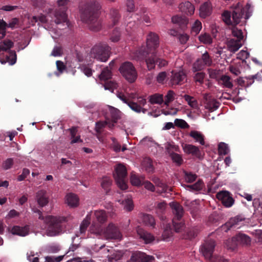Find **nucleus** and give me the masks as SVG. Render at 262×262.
<instances>
[{
    "label": "nucleus",
    "mask_w": 262,
    "mask_h": 262,
    "mask_svg": "<svg viewBox=\"0 0 262 262\" xmlns=\"http://www.w3.org/2000/svg\"><path fill=\"white\" fill-rule=\"evenodd\" d=\"M119 71L122 76L129 82L135 81L137 77V73L133 63L126 61L122 63Z\"/></svg>",
    "instance_id": "obj_10"
},
{
    "label": "nucleus",
    "mask_w": 262,
    "mask_h": 262,
    "mask_svg": "<svg viewBox=\"0 0 262 262\" xmlns=\"http://www.w3.org/2000/svg\"><path fill=\"white\" fill-rule=\"evenodd\" d=\"M245 220V218L242 215H238L231 217L227 222L221 227V230L227 232L231 229L238 228L237 226L239 225V223L244 221Z\"/></svg>",
    "instance_id": "obj_14"
},
{
    "label": "nucleus",
    "mask_w": 262,
    "mask_h": 262,
    "mask_svg": "<svg viewBox=\"0 0 262 262\" xmlns=\"http://www.w3.org/2000/svg\"><path fill=\"white\" fill-rule=\"evenodd\" d=\"M69 130L70 132V135L72 139V140L71 141V144L83 142L82 140L80 139V136H76L78 132L77 127H72V128L69 129Z\"/></svg>",
    "instance_id": "obj_32"
},
{
    "label": "nucleus",
    "mask_w": 262,
    "mask_h": 262,
    "mask_svg": "<svg viewBox=\"0 0 262 262\" xmlns=\"http://www.w3.org/2000/svg\"><path fill=\"white\" fill-rule=\"evenodd\" d=\"M165 208L166 203L165 202L158 203L156 208V213L160 219L162 221H164L166 219L164 214Z\"/></svg>",
    "instance_id": "obj_30"
},
{
    "label": "nucleus",
    "mask_w": 262,
    "mask_h": 262,
    "mask_svg": "<svg viewBox=\"0 0 262 262\" xmlns=\"http://www.w3.org/2000/svg\"><path fill=\"white\" fill-rule=\"evenodd\" d=\"M112 76V72L107 67L103 69L99 77L101 80H107L110 79Z\"/></svg>",
    "instance_id": "obj_39"
},
{
    "label": "nucleus",
    "mask_w": 262,
    "mask_h": 262,
    "mask_svg": "<svg viewBox=\"0 0 262 262\" xmlns=\"http://www.w3.org/2000/svg\"><path fill=\"white\" fill-rule=\"evenodd\" d=\"M171 20L173 24L178 25L183 30H185L188 23V20L186 17L179 15L173 16Z\"/></svg>",
    "instance_id": "obj_19"
},
{
    "label": "nucleus",
    "mask_w": 262,
    "mask_h": 262,
    "mask_svg": "<svg viewBox=\"0 0 262 262\" xmlns=\"http://www.w3.org/2000/svg\"><path fill=\"white\" fill-rule=\"evenodd\" d=\"M199 40L204 44H211L212 42V38L208 33L201 34L199 37Z\"/></svg>",
    "instance_id": "obj_42"
},
{
    "label": "nucleus",
    "mask_w": 262,
    "mask_h": 262,
    "mask_svg": "<svg viewBox=\"0 0 262 262\" xmlns=\"http://www.w3.org/2000/svg\"><path fill=\"white\" fill-rule=\"evenodd\" d=\"M231 246L228 248L232 250H234L238 244L248 246L251 244V238L247 235L244 233H238L235 237H233L231 241Z\"/></svg>",
    "instance_id": "obj_13"
},
{
    "label": "nucleus",
    "mask_w": 262,
    "mask_h": 262,
    "mask_svg": "<svg viewBox=\"0 0 262 262\" xmlns=\"http://www.w3.org/2000/svg\"><path fill=\"white\" fill-rule=\"evenodd\" d=\"M212 6L210 2H206L202 4L200 7V16L206 18L211 13Z\"/></svg>",
    "instance_id": "obj_18"
},
{
    "label": "nucleus",
    "mask_w": 262,
    "mask_h": 262,
    "mask_svg": "<svg viewBox=\"0 0 262 262\" xmlns=\"http://www.w3.org/2000/svg\"><path fill=\"white\" fill-rule=\"evenodd\" d=\"M101 4L98 0H86L81 9V19L92 31H98L101 28Z\"/></svg>",
    "instance_id": "obj_1"
},
{
    "label": "nucleus",
    "mask_w": 262,
    "mask_h": 262,
    "mask_svg": "<svg viewBox=\"0 0 262 262\" xmlns=\"http://www.w3.org/2000/svg\"><path fill=\"white\" fill-rule=\"evenodd\" d=\"M149 102L151 104H162L164 102L163 96L162 94L156 93L149 96Z\"/></svg>",
    "instance_id": "obj_31"
},
{
    "label": "nucleus",
    "mask_w": 262,
    "mask_h": 262,
    "mask_svg": "<svg viewBox=\"0 0 262 262\" xmlns=\"http://www.w3.org/2000/svg\"><path fill=\"white\" fill-rule=\"evenodd\" d=\"M120 111L116 108H114L111 112V117L113 122L116 123L117 120L120 118Z\"/></svg>",
    "instance_id": "obj_62"
},
{
    "label": "nucleus",
    "mask_w": 262,
    "mask_h": 262,
    "mask_svg": "<svg viewBox=\"0 0 262 262\" xmlns=\"http://www.w3.org/2000/svg\"><path fill=\"white\" fill-rule=\"evenodd\" d=\"M174 125L181 128H188L189 127V125L185 120L180 119H175Z\"/></svg>",
    "instance_id": "obj_55"
},
{
    "label": "nucleus",
    "mask_w": 262,
    "mask_h": 262,
    "mask_svg": "<svg viewBox=\"0 0 262 262\" xmlns=\"http://www.w3.org/2000/svg\"><path fill=\"white\" fill-rule=\"evenodd\" d=\"M248 201H252L253 206L255 209H258L259 208L262 209V201L260 200L259 198H255L253 200V198H245Z\"/></svg>",
    "instance_id": "obj_47"
},
{
    "label": "nucleus",
    "mask_w": 262,
    "mask_h": 262,
    "mask_svg": "<svg viewBox=\"0 0 262 262\" xmlns=\"http://www.w3.org/2000/svg\"><path fill=\"white\" fill-rule=\"evenodd\" d=\"M172 232L171 229L169 225H167L162 233V237L164 240L167 241L172 235Z\"/></svg>",
    "instance_id": "obj_53"
},
{
    "label": "nucleus",
    "mask_w": 262,
    "mask_h": 262,
    "mask_svg": "<svg viewBox=\"0 0 262 262\" xmlns=\"http://www.w3.org/2000/svg\"><path fill=\"white\" fill-rule=\"evenodd\" d=\"M202 28L201 22L196 20L191 27V34L194 36L197 35L201 31Z\"/></svg>",
    "instance_id": "obj_45"
},
{
    "label": "nucleus",
    "mask_w": 262,
    "mask_h": 262,
    "mask_svg": "<svg viewBox=\"0 0 262 262\" xmlns=\"http://www.w3.org/2000/svg\"><path fill=\"white\" fill-rule=\"evenodd\" d=\"M34 211L38 213L39 219L45 220V222L48 225L47 232L48 235L51 236L56 235L61 232L68 221L67 218L64 216L48 215L44 218L40 210L36 209Z\"/></svg>",
    "instance_id": "obj_2"
},
{
    "label": "nucleus",
    "mask_w": 262,
    "mask_h": 262,
    "mask_svg": "<svg viewBox=\"0 0 262 262\" xmlns=\"http://www.w3.org/2000/svg\"><path fill=\"white\" fill-rule=\"evenodd\" d=\"M144 167L146 172L152 173L154 171V167L152 165V162L150 159H146L143 162Z\"/></svg>",
    "instance_id": "obj_43"
},
{
    "label": "nucleus",
    "mask_w": 262,
    "mask_h": 262,
    "mask_svg": "<svg viewBox=\"0 0 262 262\" xmlns=\"http://www.w3.org/2000/svg\"><path fill=\"white\" fill-rule=\"evenodd\" d=\"M166 150L168 154L170 155L172 153H175L174 151H178L179 150V147L178 145L168 143L167 147Z\"/></svg>",
    "instance_id": "obj_60"
},
{
    "label": "nucleus",
    "mask_w": 262,
    "mask_h": 262,
    "mask_svg": "<svg viewBox=\"0 0 262 262\" xmlns=\"http://www.w3.org/2000/svg\"><path fill=\"white\" fill-rule=\"evenodd\" d=\"M219 152L221 154L227 155L229 151L228 145L224 142H221L218 145Z\"/></svg>",
    "instance_id": "obj_49"
},
{
    "label": "nucleus",
    "mask_w": 262,
    "mask_h": 262,
    "mask_svg": "<svg viewBox=\"0 0 262 262\" xmlns=\"http://www.w3.org/2000/svg\"><path fill=\"white\" fill-rule=\"evenodd\" d=\"M232 35L237 38L236 40L241 41L244 36L242 30L237 29L236 27H234L232 30Z\"/></svg>",
    "instance_id": "obj_54"
},
{
    "label": "nucleus",
    "mask_w": 262,
    "mask_h": 262,
    "mask_svg": "<svg viewBox=\"0 0 262 262\" xmlns=\"http://www.w3.org/2000/svg\"><path fill=\"white\" fill-rule=\"evenodd\" d=\"M142 220L143 223L147 226L154 228L156 226V222L154 217L148 214L143 215Z\"/></svg>",
    "instance_id": "obj_34"
},
{
    "label": "nucleus",
    "mask_w": 262,
    "mask_h": 262,
    "mask_svg": "<svg viewBox=\"0 0 262 262\" xmlns=\"http://www.w3.org/2000/svg\"><path fill=\"white\" fill-rule=\"evenodd\" d=\"M120 37V31L118 28H115L111 36L110 39L112 42H117L119 40Z\"/></svg>",
    "instance_id": "obj_51"
},
{
    "label": "nucleus",
    "mask_w": 262,
    "mask_h": 262,
    "mask_svg": "<svg viewBox=\"0 0 262 262\" xmlns=\"http://www.w3.org/2000/svg\"><path fill=\"white\" fill-rule=\"evenodd\" d=\"M29 228L26 226L20 227L18 226H14L11 229V232L13 234L19 236H25L29 234Z\"/></svg>",
    "instance_id": "obj_23"
},
{
    "label": "nucleus",
    "mask_w": 262,
    "mask_h": 262,
    "mask_svg": "<svg viewBox=\"0 0 262 262\" xmlns=\"http://www.w3.org/2000/svg\"><path fill=\"white\" fill-rule=\"evenodd\" d=\"M169 156L171 158L173 162L177 163L178 165H180L182 164L183 159L181 156L177 153H172Z\"/></svg>",
    "instance_id": "obj_59"
},
{
    "label": "nucleus",
    "mask_w": 262,
    "mask_h": 262,
    "mask_svg": "<svg viewBox=\"0 0 262 262\" xmlns=\"http://www.w3.org/2000/svg\"><path fill=\"white\" fill-rule=\"evenodd\" d=\"M200 59L206 66H210L212 64V59L207 52L204 53Z\"/></svg>",
    "instance_id": "obj_48"
},
{
    "label": "nucleus",
    "mask_w": 262,
    "mask_h": 262,
    "mask_svg": "<svg viewBox=\"0 0 262 262\" xmlns=\"http://www.w3.org/2000/svg\"><path fill=\"white\" fill-rule=\"evenodd\" d=\"M144 180V177L139 176L134 172H132L130 177L131 184L136 186H139L143 185Z\"/></svg>",
    "instance_id": "obj_25"
},
{
    "label": "nucleus",
    "mask_w": 262,
    "mask_h": 262,
    "mask_svg": "<svg viewBox=\"0 0 262 262\" xmlns=\"http://www.w3.org/2000/svg\"><path fill=\"white\" fill-rule=\"evenodd\" d=\"M157 53V52H155L150 56H148L146 51L141 50L137 53L139 61H145L148 71L155 69L156 64H157L159 68L166 66L168 63L167 61L159 57Z\"/></svg>",
    "instance_id": "obj_4"
},
{
    "label": "nucleus",
    "mask_w": 262,
    "mask_h": 262,
    "mask_svg": "<svg viewBox=\"0 0 262 262\" xmlns=\"http://www.w3.org/2000/svg\"><path fill=\"white\" fill-rule=\"evenodd\" d=\"M199 230L198 227H193L189 230L187 233V238L192 239L197 236Z\"/></svg>",
    "instance_id": "obj_50"
},
{
    "label": "nucleus",
    "mask_w": 262,
    "mask_h": 262,
    "mask_svg": "<svg viewBox=\"0 0 262 262\" xmlns=\"http://www.w3.org/2000/svg\"><path fill=\"white\" fill-rule=\"evenodd\" d=\"M159 46V38L158 35L155 33L149 32L146 37V47H141L134 52V57L135 59L139 61L137 53L140 50H144L146 51L148 53V56H150L152 53L157 52Z\"/></svg>",
    "instance_id": "obj_6"
},
{
    "label": "nucleus",
    "mask_w": 262,
    "mask_h": 262,
    "mask_svg": "<svg viewBox=\"0 0 262 262\" xmlns=\"http://www.w3.org/2000/svg\"><path fill=\"white\" fill-rule=\"evenodd\" d=\"M127 171L124 165L119 163L116 165L114 172V178L117 186L122 190L127 188Z\"/></svg>",
    "instance_id": "obj_9"
},
{
    "label": "nucleus",
    "mask_w": 262,
    "mask_h": 262,
    "mask_svg": "<svg viewBox=\"0 0 262 262\" xmlns=\"http://www.w3.org/2000/svg\"><path fill=\"white\" fill-rule=\"evenodd\" d=\"M137 232L140 238L143 239L145 244H149L155 239L154 236L151 233L143 229H138Z\"/></svg>",
    "instance_id": "obj_22"
},
{
    "label": "nucleus",
    "mask_w": 262,
    "mask_h": 262,
    "mask_svg": "<svg viewBox=\"0 0 262 262\" xmlns=\"http://www.w3.org/2000/svg\"><path fill=\"white\" fill-rule=\"evenodd\" d=\"M220 103L214 99H209L206 100V107L211 112L217 109Z\"/></svg>",
    "instance_id": "obj_33"
},
{
    "label": "nucleus",
    "mask_w": 262,
    "mask_h": 262,
    "mask_svg": "<svg viewBox=\"0 0 262 262\" xmlns=\"http://www.w3.org/2000/svg\"><path fill=\"white\" fill-rule=\"evenodd\" d=\"M120 202L124 207V209L128 211H130L134 209V203L130 198H124V199L119 200Z\"/></svg>",
    "instance_id": "obj_28"
},
{
    "label": "nucleus",
    "mask_w": 262,
    "mask_h": 262,
    "mask_svg": "<svg viewBox=\"0 0 262 262\" xmlns=\"http://www.w3.org/2000/svg\"><path fill=\"white\" fill-rule=\"evenodd\" d=\"M13 43L10 40L5 41L3 43L0 45L1 48H2V51H6L12 47Z\"/></svg>",
    "instance_id": "obj_61"
},
{
    "label": "nucleus",
    "mask_w": 262,
    "mask_h": 262,
    "mask_svg": "<svg viewBox=\"0 0 262 262\" xmlns=\"http://www.w3.org/2000/svg\"><path fill=\"white\" fill-rule=\"evenodd\" d=\"M179 9L182 13L190 15L193 14L195 10L193 5L188 1L181 3Z\"/></svg>",
    "instance_id": "obj_20"
},
{
    "label": "nucleus",
    "mask_w": 262,
    "mask_h": 262,
    "mask_svg": "<svg viewBox=\"0 0 262 262\" xmlns=\"http://www.w3.org/2000/svg\"><path fill=\"white\" fill-rule=\"evenodd\" d=\"M79 198H66L65 203L70 207H76L79 205Z\"/></svg>",
    "instance_id": "obj_46"
},
{
    "label": "nucleus",
    "mask_w": 262,
    "mask_h": 262,
    "mask_svg": "<svg viewBox=\"0 0 262 262\" xmlns=\"http://www.w3.org/2000/svg\"><path fill=\"white\" fill-rule=\"evenodd\" d=\"M132 110L137 113H140L142 111V107L136 102L130 101L127 105Z\"/></svg>",
    "instance_id": "obj_57"
},
{
    "label": "nucleus",
    "mask_w": 262,
    "mask_h": 262,
    "mask_svg": "<svg viewBox=\"0 0 262 262\" xmlns=\"http://www.w3.org/2000/svg\"><path fill=\"white\" fill-rule=\"evenodd\" d=\"M174 92L172 91H169L165 97V104L168 105V104L172 101L174 99L173 97Z\"/></svg>",
    "instance_id": "obj_63"
},
{
    "label": "nucleus",
    "mask_w": 262,
    "mask_h": 262,
    "mask_svg": "<svg viewBox=\"0 0 262 262\" xmlns=\"http://www.w3.org/2000/svg\"><path fill=\"white\" fill-rule=\"evenodd\" d=\"M151 180L158 188L157 190V192L168 193L172 191V188L163 183L158 177L154 176L151 179Z\"/></svg>",
    "instance_id": "obj_17"
},
{
    "label": "nucleus",
    "mask_w": 262,
    "mask_h": 262,
    "mask_svg": "<svg viewBox=\"0 0 262 262\" xmlns=\"http://www.w3.org/2000/svg\"><path fill=\"white\" fill-rule=\"evenodd\" d=\"M215 246V241L212 239L207 238L204 241L200 248V250L205 258L208 259L209 262H228L223 257L213 255Z\"/></svg>",
    "instance_id": "obj_5"
},
{
    "label": "nucleus",
    "mask_w": 262,
    "mask_h": 262,
    "mask_svg": "<svg viewBox=\"0 0 262 262\" xmlns=\"http://www.w3.org/2000/svg\"><path fill=\"white\" fill-rule=\"evenodd\" d=\"M169 205L174 215L172 219L173 229L176 232H179L183 230L184 226V224L181 221L184 213L183 208L177 202H171Z\"/></svg>",
    "instance_id": "obj_8"
},
{
    "label": "nucleus",
    "mask_w": 262,
    "mask_h": 262,
    "mask_svg": "<svg viewBox=\"0 0 262 262\" xmlns=\"http://www.w3.org/2000/svg\"><path fill=\"white\" fill-rule=\"evenodd\" d=\"M220 81L224 88L232 89L233 84L231 81V78L227 75H223L220 78Z\"/></svg>",
    "instance_id": "obj_36"
},
{
    "label": "nucleus",
    "mask_w": 262,
    "mask_h": 262,
    "mask_svg": "<svg viewBox=\"0 0 262 262\" xmlns=\"http://www.w3.org/2000/svg\"><path fill=\"white\" fill-rule=\"evenodd\" d=\"M184 150L185 152L188 154H191L199 159L202 158V155L199 148L191 144H186L184 147Z\"/></svg>",
    "instance_id": "obj_21"
},
{
    "label": "nucleus",
    "mask_w": 262,
    "mask_h": 262,
    "mask_svg": "<svg viewBox=\"0 0 262 262\" xmlns=\"http://www.w3.org/2000/svg\"><path fill=\"white\" fill-rule=\"evenodd\" d=\"M70 2V0H57V4L59 7H62L59 9H56L54 12L55 17V23L57 24L67 22V14L66 11L67 10V5Z\"/></svg>",
    "instance_id": "obj_11"
},
{
    "label": "nucleus",
    "mask_w": 262,
    "mask_h": 262,
    "mask_svg": "<svg viewBox=\"0 0 262 262\" xmlns=\"http://www.w3.org/2000/svg\"><path fill=\"white\" fill-rule=\"evenodd\" d=\"M189 136L195 142H199L202 145H205L204 136L201 133L196 130H192L190 132Z\"/></svg>",
    "instance_id": "obj_27"
},
{
    "label": "nucleus",
    "mask_w": 262,
    "mask_h": 262,
    "mask_svg": "<svg viewBox=\"0 0 262 262\" xmlns=\"http://www.w3.org/2000/svg\"><path fill=\"white\" fill-rule=\"evenodd\" d=\"M236 82L237 84L243 87H249L253 83V81H250L245 78V77H239Z\"/></svg>",
    "instance_id": "obj_40"
},
{
    "label": "nucleus",
    "mask_w": 262,
    "mask_h": 262,
    "mask_svg": "<svg viewBox=\"0 0 262 262\" xmlns=\"http://www.w3.org/2000/svg\"><path fill=\"white\" fill-rule=\"evenodd\" d=\"M206 74L204 72H197L194 76L195 81L199 82L200 84H202L204 82V79L205 77Z\"/></svg>",
    "instance_id": "obj_56"
},
{
    "label": "nucleus",
    "mask_w": 262,
    "mask_h": 262,
    "mask_svg": "<svg viewBox=\"0 0 262 262\" xmlns=\"http://www.w3.org/2000/svg\"><path fill=\"white\" fill-rule=\"evenodd\" d=\"M204 186V184L203 181L199 180L195 183L187 185V188L189 191L194 192L201 190Z\"/></svg>",
    "instance_id": "obj_35"
},
{
    "label": "nucleus",
    "mask_w": 262,
    "mask_h": 262,
    "mask_svg": "<svg viewBox=\"0 0 262 262\" xmlns=\"http://www.w3.org/2000/svg\"><path fill=\"white\" fill-rule=\"evenodd\" d=\"M155 258L152 256L146 255L145 253L137 251L132 254L130 262H152Z\"/></svg>",
    "instance_id": "obj_15"
},
{
    "label": "nucleus",
    "mask_w": 262,
    "mask_h": 262,
    "mask_svg": "<svg viewBox=\"0 0 262 262\" xmlns=\"http://www.w3.org/2000/svg\"><path fill=\"white\" fill-rule=\"evenodd\" d=\"M184 98L191 107L194 109L198 108V101L194 97L188 95H185L184 96Z\"/></svg>",
    "instance_id": "obj_37"
},
{
    "label": "nucleus",
    "mask_w": 262,
    "mask_h": 262,
    "mask_svg": "<svg viewBox=\"0 0 262 262\" xmlns=\"http://www.w3.org/2000/svg\"><path fill=\"white\" fill-rule=\"evenodd\" d=\"M241 46V41L234 39H231L227 43L228 50L233 53L237 51Z\"/></svg>",
    "instance_id": "obj_26"
},
{
    "label": "nucleus",
    "mask_w": 262,
    "mask_h": 262,
    "mask_svg": "<svg viewBox=\"0 0 262 262\" xmlns=\"http://www.w3.org/2000/svg\"><path fill=\"white\" fill-rule=\"evenodd\" d=\"M112 184V180L110 177H104L102 178L101 185L102 188L105 191L106 194L111 195L109 193L111 190V187Z\"/></svg>",
    "instance_id": "obj_24"
},
{
    "label": "nucleus",
    "mask_w": 262,
    "mask_h": 262,
    "mask_svg": "<svg viewBox=\"0 0 262 262\" xmlns=\"http://www.w3.org/2000/svg\"><path fill=\"white\" fill-rule=\"evenodd\" d=\"M104 235L107 239L120 240L122 237L121 233L118 228L112 223L109 224L104 229Z\"/></svg>",
    "instance_id": "obj_12"
},
{
    "label": "nucleus",
    "mask_w": 262,
    "mask_h": 262,
    "mask_svg": "<svg viewBox=\"0 0 262 262\" xmlns=\"http://www.w3.org/2000/svg\"><path fill=\"white\" fill-rule=\"evenodd\" d=\"M222 16L223 20L226 24L236 26L241 21L243 18L248 19L249 15L247 10L238 4L233 8L232 12L224 11Z\"/></svg>",
    "instance_id": "obj_3"
},
{
    "label": "nucleus",
    "mask_w": 262,
    "mask_h": 262,
    "mask_svg": "<svg viewBox=\"0 0 262 262\" xmlns=\"http://www.w3.org/2000/svg\"><path fill=\"white\" fill-rule=\"evenodd\" d=\"M171 83L172 85H181L186 79V74L183 71L174 72L171 73Z\"/></svg>",
    "instance_id": "obj_16"
},
{
    "label": "nucleus",
    "mask_w": 262,
    "mask_h": 262,
    "mask_svg": "<svg viewBox=\"0 0 262 262\" xmlns=\"http://www.w3.org/2000/svg\"><path fill=\"white\" fill-rule=\"evenodd\" d=\"M95 217L98 222L100 223H103L107 220V215L104 211H96L94 213Z\"/></svg>",
    "instance_id": "obj_38"
},
{
    "label": "nucleus",
    "mask_w": 262,
    "mask_h": 262,
    "mask_svg": "<svg viewBox=\"0 0 262 262\" xmlns=\"http://www.w3.org/2000/svg\"><path fill=\"white\" fill-rule=\"evenodd\" d=\"M221 201L222 204L226 207H230L234 204V200L233 198H216Z\"/></svg>",
    "instance_id": "obj_44"
},
{
    "label": "nucleus",
    "mask_w": 262,
    "mask_h": 262,
    "mask_svg": "<svg viewBox=\"0 0 262 262\" xmlns=\"http://www.w3.org/2000/svg\"><path fill=\"white\" fill-rule=\"evenodd\" d=\"M110 15L112 23V26L116 25L118 23L121 16L118 9L114 8H111Z\"/></svg>",
    "instance_id": "obj_29"
},
{
    "label": "nucleus",
    "mask_w": 262,
    "mask_h": 262,
    "mask_svg": "<svg viewBox=\"0 0 262 262\" xmlns=\"http://www.w3.org/2000/svg\"><path fill=\"white\" fill-rule=\"evenodd\" d=\"M230 72L235 76H238L241 73L240 68L237 66L231 65L229 67Z\"/></svg>",
    "instance_id": "obj_64"
},
{
    "label": "nucleus",
    "mask_w": 262,
    "mask_h": 262,
    "mask_svg": "<svg viewBox=\"0 0 262 262\" xmlns=\"http://www.w3.org/2000/svg\"><path fill=\"white\" fill-rule=\"evenodd\" d=\"M106 121H99L96 123L95 130L98 134H101L102 132V129L107 125Z\"/></svg>",
    "instance_id": "obj_58"
},
{
    "label": "nucleus",
    "mask_w": 262,
    "mask_h": 262,
    "mask_svg": "<svg viewBox=\"0 0 262 262\" xmlns=\"http://www.w3.org/2000/svg\"><path fill=\"white\" fill-rule=\"evenodd\" d=\"M206 66L199 58L193 63V69L194 72H196L203 70Z\"/></svg>",
    "instance_id": "obj_52"
},
{
    "label": "nucleus",
    "mask_w": 262,
    "mask_h": 262,
    "mask_svg": "<svg viewBox=\"0 0 262 262\" xmlns=\"http://www.w3.org/2000/svg\"><path fill=\"white\" fill-rule=\"evenodd\" d=\"M183 173L184 178L187 183H192L196 180L197 178L196 174L191 172H188L184 170Z\"/></svg>",
    "instance_id": "obj_41"
},
{
    "label": "nucleus",
    "mask_w": 262,
    "mask_h": 262,
    "mask_svg": "<svg viewBox=\"0 0 262 262\" xmlns=\"http://www.w3.org/2000/svg\"><path fill=\"white\" fill-rule=\"evenodd\" d=\"M111 49L106 43L100 42L91 49V56L98 60L105 62L110 57Z\"/></svg>",
    "instance_id": "obj_7"
}]
</instances>
